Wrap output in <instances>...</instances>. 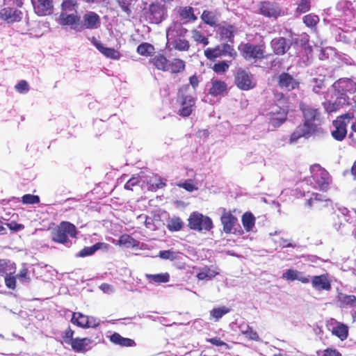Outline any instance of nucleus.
Returning a JSON list of instances; mask_svg holds the SVG:
<instances>
[{
    "mask_svg": "<svg viewBox=\"0 0 356 356\" xmlns=\"http://www.w3.org/2000/svg\"><path fill=\"white\" fill-rule=\"evenodd\" d=\"M183 222L180 218L173 216L168 219L167 222V227L171 232H177L181 229Z\"/></svg>",
    "mask_w": 356,
    "mask_h": 356,
    "instance_id": "a19ab883",
    "label": "nucleus"
},
{
    "mask_svg": "<svg viewBox=\"0 0 356 356\" xmlns=\"http://www.w3.org/2000/svg\"><path fill=\"white\" fill-rule=\"evenodd\" d=\"M78 5L74 0H63L61 4L60 13H77Z\"/></svg>",
    "mask_w": 356,
    "mask_h": 356,
    "instance_id": "79ce46f5",
    "label": "nucleus"
},
{
    "mask_svg": "<svg viewBox=\"0 0 356 356\" xmlns=\"http://www.w3.org/2000/svg\"><path fill=\"white\" fill-rule=\"evenodd\" d=\"M327 328L332 334H348V327L345 324L332 319L327 323Z\"/></svg>",
    "mask_w": 356,
    "mask_h": 356,
    "instance_id": "2f4dec72",
    "label": "nucleus"
},
{
    "mask_svg": "<svg viewBox=\"0 0 356 356\" xmlns=\"http://www.w3.org/2000/svg\"><path fill=\"white\" fill-rule=\"evenodd\" d=\"M177 186L184 188L188 192H193L198 189V187L193 184L191 179L186 180L184 183L178 184Z\"/></svg>",
    "mask_w": 356,
    "mask_h": 356,
    "instance_id": "13d9d810",
    "label": "nucleus"
},
{
    "mask_svg": "<svg viewBox=\"0 0 356 356\" xmlns=\"http://www.w3.org/2000/svg\"><path fill=\"white\" fill-rule=\"evenodd\" d=\"M99 16L92 11L86 13L83 17V27L88 29H97L100 26Z\"/></svg>",
    "mask_w": 356,
    "mask_h": 356,
    "instance_id": "b1692460",
    "label": "nucleus"
},
{
    "mask_svg": "<svg viewBox=\"0 0 356 356\" xmlns=\"http://www.w3.org/2000/svg\"><path fill=\"white\" fill-rule=\"evenodd\" d=\"M22 201L24 204H34L40 202V198L38 195L26 194L22 196Z\"/></svg>",
    "mask_w": 356,
    "mask_h": 356,
    "instance_id": "4d7b16f0",
    "label": "nucleus"
},
{
    "mask_svg": "<svg viewBox=\"0 0 356 356\" xmlns=\"http://www.w3.org/2000/svg\"><path fill=\"white\" fill-rule=\"evenodd\" d=\"M16 266L13 262L9 260H0V275L5 276L6 275L15 274Z\"/></svg>",
    "mask_w": 356,
    "mask_h": 356,
    "instance_id": "f704fd0d",
    "label": "nucleus"
},
{
    "mask_svg": "<svg viewBox=\"0 0 356 356\" xmlns=\"http://www.w3.org/2000/svg\"><path fill=\"white\" fill-rule=\"evenodd\" d=\"M15 88L18 92L25 94L29 92V86L27 81L22 80L15 86Z\"/></svg>",
    "mask_w": 356,
    "mask_h": 356,
    "instance_id": "052dcab7",
    "label": "nucleus"
},
{
    "mask_svg": "<svg viewBox=\"0 0 356 356\" xmlns=\"http://www.w3.org/2000/svg\"><path fill=\"white\" fill-rule=\"evenodd\" d=\"M73 335H64L63 343L70 344L72 348L77 352L85 350L90 344V339L88 338H75L73 339Z\"/></svg>",
    "mask_w": 356,
    "mask_h": 356,
    "instance_id": "a211bd4d",
    "label": "nucleus"
},
{
    "mask_svg": "<svg viewBox=\"0 0 356 356\" xmlns=\"http://www.w3.org/2000/svg\"><path fill=\"white\" fill-rule=\"evenodd\" d=\"M271 47L275 54L278 55L284 54L289 48L284 38H275L271 41Z\"/></svg>",
    "mask_w": 356,
    "mask_h": 356,
    "instance_id": "c756f323",
    "label": "nucleus"
},
{
    "mask_svg": "<svg viewBox=\"0 0 356 356\" xmlns=\"http://www.w3.org/2000/svg\"><path fill=\"white\" fill-rule=\"evenodd\" d=\"M154 47L149 43H142L137 48V52L141 56H151L154 54Z\"/></svg>",
    "mask_w": 356,
    "mask_h": 356,
    "instance_id": "c03bdc74",
    "label": "nucleus"
},
{
    "mask_svg": "<svg viewBox=\"0 0 356 356\" xmlns=\"http://www.w3.org/2000/svg\"><path fill=\"white\" fill-rule=\"evenodd\" d=\"M167 45L168 47L173 48L178 51H188L190 47L188 41L184 38H179L167 42Z\"/></svg>",
    "mask_w": 356,
    "mask_h": 356,
    "instance_id": "c9c22d12",
    "label": "nucleus"
},
{
    "mask_svg": "<svg viewBox=\"0 0 356 356\" xmlns=\"http://www.w3.org/2000/svg\"><path fill=\"white\" fill-rule=\"evenodd\" d=\"M311 177L307 181L313 186L314 188L326 191L331 182L329 173L318 165L310 168Z\"/></svg>",
    "mask_w": 356,
    "mask_h": 356,
    "instance_id": "423d86ee",
    "label": "nucleus"
},
{
    "mask_svg": "<svg viewBox=\"0 0 356 356\" xmlns=\"http://www.w3.org/2000/svg\"><path fill=\"white\" fill-rule=\"evenodd\" d=\"M77 234L76 227L67 221L61 222L51 232V240L58 243L67 244L68 237H76Z\"/></svg>",
    "mask_w": 356,
    "mask_h": 356,
    "instance_id": "39448f33",
    "label": "nucleus"
},
{
    "mask_svg": "<svg viewBox=\"0 0 356 356\" xmlns=\"http://www.w3.org/2000/svg\"><path fill=\"white\" fill-rule=\"evenodd\" d=\"M332 204V202L327 199H323V195L318 193H313L312 196L307 200V205L309 207L321 208L322 207H328Z\"/></svg>",
    "mask_w": 356,
    "mask_h": 356,
    "instance_id": "cd10ccee",
    "label": "nucleus"
},
{
    "mask_svg": "<svg viewBox=\"0 0 356 356\" xmlns=\"http://www.w3.org/2000/svg\"><path fill=\"white\" fill-rule=\"evenodd\" d=\"M193 96L188 85H184L179 90L177 98L180 108L178 113L181 116L188 117L192 113L195 104V98Z\"/></svg>",
    "mask_w": 356,
    "mask_h": 356,
    "instance_id": "20e7f679",
    "label": "nucleus"
},
{
    "mask_svg": "<svg viewBox=\"0 0 356 356\" xmlns=\"http://www.w3.org/2000/svg\"><path fill=\"white\" fill-rule=\"evenodd\" d=\"M100 321L93 316L83 315L79 312L73 313L72 323L81 327H95L99 325Z\"/></svg>",
    "mask_w": 356,
    "mask_h": 356,
    "instance_id": "ddd939ff",
    "label": "nucleus"
},
{
    "mask_svg": "<svg viewBox=\"0 0 356 356\" xmlns=\"http://www.w3.org/2000/svg\"><path fill=\"white\" fill-rule=\"evenodd\" d=\"M202 19L207 24L213 26L216 24V19L214 15L209 11H204L202 16Z\"/></svg>",
    "mask_w": 356,
    "mask_h": 356,
    "instance_id": "603ef678",
    "label": "nucleus"
},
{
    "mask_svg": "<svg viewBox=\"0 0 356 356\" xmlns=\"http://www.w3.org/2000/svg\"><path fill=\"white\" fill-rule=\"evenodd\" d=\"M310 9V0H300L296 8L297 12L305 13Z\"/></svg>",
    "mask_w": 356,
    "mask_h": 356,
    "instance_id": "bf43d9fd",
    "label": "nucleus"
},
{
    "mask_svg": "<svg viewBox=\"0 0 356 356\" xmlns=\"http://www.w3.org/2000/svg\"><path fill=\"white\" fill-rule=\"evenodd\" d=\"M337 303L341 308L356 307V296L339 292L337 296Z\"/></svg>",
    "mask_w": 356,
    "mask_h": 356,
    "instance_id": "a878e982",
    "label": "nucleus"
},
{
    "mask_svg": "<svg viewBox=\"0 0 356 356\" xmlns=\"http://www.w3.org/2000/svg\"><path fill=\"white\" fill-rule=\"evenodd\" d=\"M235 83L240 89L248 90L255 87L256 81L250 72L240 69L236 72Z\"/></svg>",
    "mask_w": 356,
    "mask_h": 356,
    "instance_id": "9d476101",
    "label": "nucleus"
},
{
    "mask_svg": "<svg viewBox=\"0 0 356 356\" xmlns=\"http://www.w3.org/2000/svg\"><path fill=\"white\" fill-rule=\"evenodd\" d=\"M229 311L230 309L226 307L214 308L210 312V319L214 320V321H218L224 315L229 313Z\"/></svg>",
    "mask_w": 356,
    "mask_h": 356,
    "instance_id": "37998d69",
    "label": "nucleus"
},
{
    "mask_svg": "<svg viewBox=\"0 0 356 356\" xmlns=\"http://www.w3.org/2000/svg\"><path fill=\"white\" fill-rule=\"evenodd\" d=\"M188 221L190 227L195 230L209 231L213 227L211 219L200 213H193L191 215Z\"/></svg>",
    "mask_w": 356,
    "mask_h": 356,
    "instance_id": "6e6552de",
    "label": "nucleus"
},
{
    "mask_svg": "<svg viewBox=\"0 0 356 356\" xmlns=\"http://www.w3.org/2000/svg\"><path fill=\"white\" fill-rule=\"evenodd\" d=\"M110 341L115 344L124 347H131L136 345L134 340L129 338H124L122 335H108Z\"/></svg>",
    "mask_w": 356,
    "mask_h": 356,
    "instance_id": "58836bf2",
    "label": "nucleus"
},
{
    "mask_svg": "<svg viewBox=\"0 0 356 356\" xmlns=\"http://www.w3.org/2000/svg\"><path fill=\"white\" fill-rule=\"evenodd\" d=\"M23 13L16 8H0V19L8 24L19 22L23 18Z\"/></svg>",
    "mask_w": 356,
    "mask_h": 356,
    "instance_id": "f8f14e48",
    "label": "nucleus"
},
{
    "mask_svg": "<svg viewBox=\"0 0 356 356\" xmlns=\"http://www.w3.org/2000/svg\"><path fill=\"white\" fill-rule=\"evenodd\" d=\"M218 271L216 268L205 266L197 273V277L199 280H210L218 274Z\"/></svg>",
    "mask_w": 356,
    "mask_h": 356,
    "instance_id": "473e14b6",
    "label": "nucleus"
},
{
    "mask_svg": "<svg viewBox=\"0 0 356 356\" xmlns=\"http://www.w3.org/2000/svg\"><path fill=\"white\" fill-rule=\"evenodd\" d=\"M139 182L140 177L137 175H134L127 181L124 185V188L127 190H133V187L138 184Z\"/></svg>",
    "mask_w": 356,
    "mask_h": 356,
    "instance_id": "e2e57ef3",
    "label": "nucleus"
},
{
    "mask_svg": "<svg viewBox=\"0 0 356 356\" xmlns=\"http://www.w3.org/2000/svg\"><path fill=\"white\" fill-rule=\"evenodd\" d=\"M337 14L336 17L345 22L350 21L354 16L351 3L347 1H341L336 6Z\"/></svg>",
    "mask_w": 356,
    "mask_h": 356,
    "instance_id": "f3484780",
    "label": "nucleus"
},
{
    "mask_svg": "<svg viewBox=\"0 0 356 356\" xmlns=\"http://www.w3.org/2000/svg\"><path fill=\"white\" fill-rule=\"evenodd\" d=\"M302 19L305 24L310 28L315 27L319 22L318 17L314 14H308L304 16Z\"/></svg>",
    "mask_w": 356,
    "mask_h": 356,
    "instance_id": "09e8293b",
    "label": "nucleus"
},
{
    "mask_svg": "<svg viewBox=\"0 0 356 356\" xmlns=\"http://www.w3.org/2000/svg\"><path fill=\"white\" fill-rule=\"evenodd\" d=\"M192 38L197 42L202 43L204 45H207L209 44L208 38H206L200 31L193 30L192 32Z\"/></svg>",
    "mask_w": 356,
    "mask_h": 356,
    "instance_id": "3c124183",
    "label": "nucleus"
},
{
    "mask_svg": "<svg viewBox=\"0 0 356 356\" xmlns=\"http://www.w3.org/2000/svg\"><path fill=\"white\" fill-rule=\"evenodd\" d=\"M238 49L245 59H260L264 57L265 51L261 45L241 44Z\"/></svg>",
    "mask_w": 356,
    "mask_h": 356,
    "instance_id": "9b49d317",
    "label": "nucleus"
},
{
    "mask_svg": "<svg viewBox=\"0 0 356 356\" xmlns=\"http://www.w3.org/2000/svg\"><path fill=\"white\" fill-rule=\"evenodd\" d=\"M353 118V113H346L338 117L332 122V137L337 140L341 141L347 134L346 127L351 119Z\"/></svg>",
    "mask_w": 356,
    "mask_h": 356,
    "instance_id": "0eeeda50",
    "label": "nucleus"
},
{
    "mask_svg": "<svg viewBox=\"0 0 356 356\" xmlns=\"http://www.w3.org/2000/svg\"><path fill=\"white\" fill-rule=\"evenodd\" d=\"M332 88L334 90L332 99L323 104L328 113L335 112L343 105L349 104V95L356 90V83L349 79H340L333 84Z\"/></svg>",
    "mask_w": 356,
    "mask_h": 356,
    "instance_id": "f257e3e1",
    "label": "nucleus"
},
{
    "mask_svg": "<svg viewBox=\"0 0 356 356\" xmlns=\"http://www.w3.org/2000/svg\"><path fill=\"white\" fill-rule=\"evenodd\" d=\"M236 32V29L233 26H228L227 27H223L221 29V36L226 39H228L229 41H231V39L234 37V33Z\"/></svg>",
    "mask_w": 356,
    "mask_h": 356,
    "instance_id": "8fccbe9b",
    "label": "nucleus"
},
{
    "mask_svg": "<svg viewBox=\"0 0 356 356\" xmlns=\"http://www.w3.org/2000/svg\"><path fill=\"white\" fill-rule=\"evenodd\" d=\"M259 10L261 14L267 17L277 18L284 13L277 3L271 2L261 3Z\"/></svg>",
    "mask_w": 356,
    "mask_h": 356,
    "instance_id": "2eb2a0df",
    "label": "nucleus"
},
{
    "mask_svg": "<svg viewBox=\"0 0 356 356\" xmlns=\"http://www.w3.org/2000/svg\"><path fill=\"white\" fill-rule=\"evenodd\" d=\"M109 245L105 243H97L90 247H85L76 254L79 257H85L92 255L98 250H108Z\"/></svg>",
    "mask_w": 356,
    "mask_h": 356,
    "instance_id": "c85d7f7f",
    "label": "nucleus"
},
{
    "mask_svg": "<svg viewBox=\"0 0 356 356\" xmlns=\"http://www.w3.org/2000/svg\"><path fill=\"white\" fill-rule=\"evenodd\" d=\"M279 85L282 88L289 91L295 89L298 86V82L289 74L282 73L279 76Z\"/></svg>",
    "mask_w": 356,
    "mask_h": 356,
    "instance_id": "bb28decb",
    "label": "nucleus"
},
{
    "mask_svg": "<svg viewBox=\"0 0 356 356\" xmlns=\"http://www.w3.org/2000/svg\"><path fill=\"white\" fill-rule=\"evenodd\" d=\"M31 2L37 15L44 16L52 13V0H31Z\"/></svg>",
    "mask_w": 356,
    "mask_h": 356,
    "instance_id": "412c9836",
    "label": "nucleus"
},
{
    "mask_svg": "<svg viewBox=\"0 0 356 356\" xmlns=\"http://www.w3.org/2000/svg\"><path fill=\"white\" fill-rule=\"evenodd\" d=\"M211 86L209 88V94L212 96H219L222 95L227 90V84L222 81L212 79Z\"/></svg>",
    "mask_w": 356,
    "mask_h": 356,
    "instance_id": "7c9ffc66",
    "label": "nucleus"
},
{
    "mask_svg": "<svg viewBox=\"0 0 356 356\" xmlns=\"http://www.w3.org/2000/svg\"><path fill=\"white\" fill-rule=\"evenodd\" d=\"M16 277L19 279V282L22 283H29L31 280L29 276L28 275V270L26 268H22L16 275Z\"/></svg>",
    "mask_w": 356,
    "mask_h": 356,
    "instance_id": "0e129e2a",
    "label": "nucleus"
},
{
    "mask_svg": "<svg viewBox=\"0 0 356 356\" xmlns=\"http://www.w3.org/2000/svg\"><path fill=\"white\" fill-rule=\"evenodd\" d=\"M280 245L282 248H295L297 246V244L292 241V240L290 239H283L281 238V241L280 242Z\"/></svg>",
    "mask_w": 356,
    "mask_h": 356,
    "instance_id": "774afa93",
    "label": "nucleus"
},
{
    "mask_svg": "<svg viewBox=\"0 0 356 356\" xmlns=\"http://www.w3.org/2000/svg\"><path fill=\"white\" fill-rule=\"evenodd\" d=\"M312 287L317 291H330L331 289V280L328 274H322L310 277Z\"/></svg>",
    "mask_w": 356,
    "mask_h": 356,
    "instance_id": "aec40b11",
    "label": "nucleus"
},
{
    "mask_svg": "<svg viewBox=\"0 0 356 356\" xmlns=\"http://www.w3.org/2000/svg\"><path fill=\"white\" fill-rule=\"evenodd\" d=\"M168 61L163 54L158 53L152 56L149 63L158 70L168 72Z\"/></svg>",
    "mask_w": 356,
    "mask_h": 356,
    "instance_id": "393cba45",
    "label": "nucleus"
},
{
    "mask_svg": "<svg viewBox=\"0 0 356 356\" xmlns=\"http://www.w3.org/2000/svg\"><path fill=\"white\" fill-rule=\"evenodd\" d=\"M282 278L288 282L299 281L302 284L310 282V275L293 268L287 269L284 272Z\"/></svg>",
    "mask_w": 356,
    "mask_h": 356,
    "instance_id": "6ab92c4d",
    "label": "nucleus"
},
{
    "mask_svg": "<svg viewBox=\"0 0 356 356\" xmlns=\"http://www.w3.org/2000/svg\"><path fill=\"white\" fill-rule=\"evenodd\" d=\"M145 277L151 284L167 283L170 280V275L168 273L146 274Z\"/></svg>",
    "mask_w": 356,
    "mask_h": 356,
    "instance_id": "72a5a7b5",
    "label": "nucleus"
},
{
    "mask_svg": "<svg viewBox=\"0 0 356 356\" xmlns=\"http://www.w3.org/2000/svg\"><path fill=\"white\" fill-rule=\"evenodd\" d=\"M222 51H220V46L216 48H207L204 51L205 56L209 60H213L216 58L222 56Z\"/></svg>",
    "mask_w": 356,
    "mask_h": 356,
    "instance_id": "de8ad7c7",
    "label": "nucleus"
},
{
    "mask_svg": "<svg viewBox=\"0 0 356 356\" xmlns=\"http://www.w3.org/2000/svg\"><path fill=\"white\" fill-rule=\"evenodd\" d=\"M200 81L197 76L193 75L189 78V84H188L191 90L192 95H195L196 88L199 85Z\"/></svg>",
    "mask_w": 356,
    "mask_h": 356,
    "instance_id": "69168bd1",
    "label": "nucleus"
},
{
    "mask_svg": "<svg viewBox=\"0 0 356 356\" xmlns=\"http://www.w3.org/2000/svg\"><path fill=\"white\" fill-rule=\"evenodd\" d=\"M304 122L299 125L290 137V143H296L301 137H308L315 132L321 123V115L318 109L305 104H302Z\"/></svg>",
    "mask_w": 356,
    "mask_h": 356,
    "instance_id": "f03ea898",
    "label": "nucleus"
},
{
    "mask_svg": "<svg viewBox=\"0 0 356 356\" xmlns=\"http://www.w3.org/2000/svg\"><path fill=\"white\" fill-rule=\"evenodd\" d=\"M91 42L92 44L106 58L119 60L121 57L120 53L113 48L105 47L100 41L97 40L95 37L92 38Z\"/></svg>",
    "mask_w": 356,
    "mask_h": 356,
    "instance_id": "4be33fe9",
    "label": "nucleus"
},
{
    "mask_svg": "<svg viewBox=\"0 0 356 356\" xmlns=\"http://www.w3.org/2000/svg\"><path fill=\"white\" fill-rule=\"evenodd\" d=\"M165 16L166 9L163 5L154 3L149 6L148 18L152 23L159 24L165 19Z\"/></svg>",
    "mask_w": 356,
    "mask_h": 356,
    "instance_id": "4468645a",
    "label": "nucleus"
},
{
    "mask_svg": "<svg viewBox=\"0 0 356 356\" xmlns=\"http://www.w3.org/2000/svg\"><path fill=\"white\" fill-rule=\"evenodd\" d=\"M168 72L179 73L185 69V62L179 58H174L168 61Z\"/></svg>",
    "mask_w": 356,
    "mask_h": 356,
    "instance_id": "4c0bfd02",
    "label": "nucleus"
},
{
    "mask_svg": "<svg viewBox=\"0 0 356 356\" xmlns=\"http://www.w3.org/2000/svg\"><path fill=\"white\" fill-rule=\"evenodd\" d=\"M220 220L223 226V231L225 233L241 234L243 232L238 224L236 217H235L230 211H227L223 209Z\"/></svg>",
    "mask_w": 356,
    "mask_h": 356,
    "instance_id": "1a4fd4ad",
    "label": "nucleus"
},
{
    "mask_svg": "<svg viewBox=\"0 0 356 356\" xmlns=\"http://www.w3.org/2000/svg\"><path fill=\"white\" fill-rule=\"evenodd\" d=\"M116 245L123 246L126 248H137L138 247V241L135 240L128 234L122 235L119 240L115 243Z\"/></svg>",
    "mask_w": 356,
    "mask_h": 356,
    "instance_id": "e433bc0d",
    "label": "nucleus"
},
{
    "mask_svg": "<svg viewBox=\"0 0 356 356\" xmlns=\"http://www.w3.org/2000/svg\"><path fill=\"white\" fill-rule=\"evenodd\" d=\"M165 186V180L161 177H155V181L150 184L149 189L152 191H156L159 188H162Z\"/></svg>",
    "mask_w": 356,
    "mask_h": 356,
    "instance_id": "680f3d73",
    "label": "nucleus"
},
{
    "mask_svg": "<svg viewBox=\"0 0 356 356\" xmlns=\"http://www.w3.org/2000/svg\"><path fill=\"white\" fill-rule=\"evenodd\" d=\"M220 51H222V56H228L231 58H234L236 54L233 47L228 44L220 46Z\"/></svg>",
    "mask_w": 356,
    "mask_h": 356,
    "instance_id": "864d4df0",
    "label": "nucleus"
},
{
    "mask_svg": "<svg viewBox=\"0 0 356 356\" xmlns=\"http://www.w3.org/2000/svg\"><path fill=\"white\" fill-rule=\"evenodd\" d=\"M242 224L246 232L251 231L255 225L254 216L251 213H245L242 216Z\"/></svg>",
    "mask_w": 356,
    "mask_h": 356,
    "instance_id": "ea45409f",
    "label": "nucleus"
},
{
    "mask_svg": "<svg viewBox=\"0 0 356 356\" xmlns=\"http://www.w3.org/2000/svg\"><path fill=\"white\" fill-rule=\"evenodd\" d=\"M180 252L171 250H162L159 253V257L163 259L174 261L179 258Z\"/></svg>",
    "mask_w": 356,
    "mask_h": 356,
    "instance_id": "49530a36",
    "label": "nucleus"
},
{
    "mask_svg": "<svg viewBox=\"0 0 356 356\" xmlns=\"http://www.w3.org/2000/svg\"><path fill=\"white\" fill-rule=\"evenodd\" d=\"M120 6H121L123 11L129 14L131 10L129 9V6L134 1L137 0H117Z\"/></svg>",
    "mask_w": 356,
    "mask_h": 356,
    "instance_id": "338daca9",
    "label": "nucleus"
},
{
    "mask_svg": "<svg viewBox=\"0 0 356 356\" xmlns=\"http://www.w3.org/2000/svg\"><path fill=\"white\" fill-rule=\"evenodd\" d=\"M80 17L77 13H60L57 19V22L62 26H70L72 29L80 31L79 27Z\"/></svg>",
    "mask_w": 356,
    "mask_h": 356,
    "instance_id": "dca6fc26",
    "label": "nucleus"
},
{
    "mask_svg": "<svg viewBox=\"0 0 356 356\" xmlns=\"http://www.w3.org/2000/svg\"><path fill=\"white\" fill-rule=\"evenodd\" d=\"M16 275L14 274L6 275L4 276L6 286L10 289H15L16 287Z\"/></svg>",
    "mask_w": 356,
    "mask_h": 356,
    "instance_id": "5fc2aeb1",
    "label": "nucleus"
},
{
    "mask_svg": "<svg viewBox=\"0 0 356 356\" xmlns=\"http://www.w3.org/2000/svg\"><path fill=\"white\" fill-rule=\"evenodd\" d=\"M179 13L181 19L186 22L195 21L197 19L193 13V8L190 6L181 8Z\"/></svg>",
    "mask_w": 356,
    "mask_h": 356,
    "instance_id": "a18cd8bd",
    "label": "nucleus"
},
{
    "mask_svg": "<svg viewBox=\"0 0 356 356\" xmlns=\"http://www.w3.org/2000/svg\"><path fill=\"white\" fill-rule=\"evenodd\" d=\"M186 33L187 30L180 23L174 22L167 29V42L179 38H184Z\"/></svg>",
    "mask_w": 356,
    "mask_h": 356,
    "instance_id": "5701e85b",
    "label": "nucleus"
},
{
    "mask_svg": "<svg viewBox=\"0 0 356 356\" xmlns=\"http://www.w3.org/2000/svg\"><path fill=\"white\" fill-rule=\"evenodd\" d=\"M288 108L284 99H280L277 104H272L264 115L268 123L274 128L280 127L286 120Z\"/></svg>",
    "mask_w": 356,
    "mask_h": 356,
    "instance_id": "7ed1b4c3",
    "label": "nucleus"
},
{
    "mask_svg": "<svg viewBox=\"0 0 356 356\" xmlns=\"http://www.w3.org/2000/svg\"><path fill=\"white\" fill-rule=\"evenodd\" d=\"M229 65L230 62L222 61L218 63H216L213 65V69L216 73H223L228 70Z\"/></svg>",
    "mask_w": 356,
    "mask_h": 356,
    "instance_id": "6e6d98bb",
    "label": "nucleus"
}]
</instances>
